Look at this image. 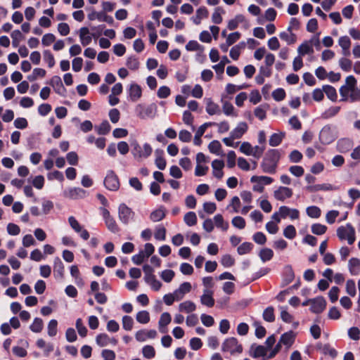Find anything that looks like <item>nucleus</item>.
Instances as JSON below:
<instances>
[{"label":"nucleus","mask_w":360,"mask_h":360,"mask_svg":"<svg viewBox=\"0 0 360 360\" xmlns=\"http://www.w3.org/2000/svg\"><path fill=\"white\" fill-rule=\"evenodd\" d=\"M281 158V154L277 149H269L265 154L261 163V167L264 172L275 174Z\"/></svg>","instance_id":"f257e3e1"},{"label":"nucleus","mask_w":360,"mask_h":360,"mask_svg":"<svg viewBox=\"0 0 360 360\" xmlns=\"http://www.w3.org/2000/svg\"><path fill=\"white\" fill-rule=\"evenodd\" d=\"M157 110L155 104L153 103L146 106L143 104H138L136 106L135 111L137 116L141 119L153 118L155 117Z\"/></svg>","instance_id":"f03ea898"},{"label":"nucleus","mask_w":360,"mask_h":360,"mask_svg":"<svg viewBox=\"0 0 360 360\" xmlns=\"http://www.w3.org/2000/svg\"><path fill=\"white\" fill-rule=\"evenodd\" d=\"M103 184L108 190L111 191H116L120 188V182L119 177L113 170H108L107 172Z\"/></svg>","instance_id":"7ed1b4c3"},{"label":"nucleus","mask_w":360,"mask_h":360,"mask_svg":"<svg viewBox=\"0 0 360 360\" xmlns=\"http://www.w3.org/2000/svg\"><path fill=\"white\" fill-rule=\"evenodd\" d=\"M221 349L223 352H228L231 354L235 353L240 354L243 352V347L238 343L236 338L231 337L224 340L222 344Z\"/></svg>","instance_id":"20e7f679"},{"label":"nucleus","mask_w":360,"mask_h":360,"mask_svg":"<svg viewBox=\"0 0 360 360\" xmlns=\"http://www.w3.org/2000/svg\"><path fill=\"white\" fill-rule=\"evenodd\" d=\"M335 136L330 125H325L319 133V140L322 144L328 145L333 142Z\"/></svg>","instance_id":"39448f33"},{"label":"nucleus","mask_w":360,"mask_h":360,"mask_svg":"<svg viewBox=\"0 0 360 360\" xmlns=\"http://www.w3.org/2000/svg\"><path fill=\"white\" fill-rule=\"evenodd\" d=\"M101 210L108 229L114 233H117L120 231V228L114 218L111 217L110 212L106 208L103 207H101Z\"/></svg>","instance_id":"423d86ee"},{"label":"nucleus","mask_w":360,"mask_h":360,"mask_svg":"<svg viewBox=\"0 0 360 360\" xmlns=\"http://www.w3.org/2000/svg\"><path fill=\"white\" fill-rule=\"evenodd\" d=\"M311 307L310 310L314 314H321L323 311L326 307V301L322 296L310 299Z\"/></svg>","instance_id":"0eeeda50"},{"label":"nucleus","mask_w":360,"mask_h":360,"mask_svg":"<svg viewBox=\"0 0 360 360\" xmlns=\"http://www.w3.org/2000/svg\"><path fill=\"white\" fill-rule=\"evenodd\" d=\"M87 192L81 188L75 187L70 188L65 191L64 196L72 200L82 199L86 196Z\"/></svg>","instance_id":"6e6552de"},{"label":"nucleus","mask_w":360,"mask_h":360,"mask_svg":"<svg viewBox=\"0 0 360 360\" xmlns=\"http://www.w3.org/2000/svg\"><path fill=\"white\" fill-rule=\"evenodd\" d=\"M48 84L53 88L56 94L63 96L65 95L67 90L63 86L61 78L59 76L55 75L52 77Z\"/></svg>","instance_id":"1a4fd4ad"},{"label":"nucleus","mask_w":360,"mask_h":360,"mask_svg":"<svg viewBox=\"0 0 360 360\" xmlns=\"http://www.w3.org/2000/svg\"><path fill=\"white\" fill-rule=\"evenodd\" d=\"M118 214L120 220L127 224L132 217L134 212L131 208L127 207L124 203H122L119 206Z\"/></svg>","instance_id":"9d476101"},{"label":"nucleus","mask_w":360,"mask_h":360,"mask_svg":"<svg viewBox=\"0 0 360 360\" xmlns=\"http://www.w3.org/2000/svg\"><path fill=\"white\" fill-rule=\"evenodd\" d=\"M292 194V190L285 186H280L274 192V198L279 201H284L286 198H291Z\"/></svg>","instance_id":"9b49d317"},{"label":"nucleus","mask_w":360,"mask_h":360,"mask_svg":"<svg viewBox=\"0 0 360 360\" xmlns=\"http://www.w3.org/2000/svg\"><path fill=\"white\" fill-rule=\"evenodd\" d=\"M216 124H217V123H215V122H205L203 124H202L198 129L197 131L195 132V136H194V139H193V143L195 146H200L202 144V139H201V137L202 136V135L205 132L206 129L207 127H209L214 126Z\"/></svg>","instance_id":"f8f14e48"},{"label":"nucleus","mask_w":360,"mask_h":360,"mask_svg":"<svg viewBox=\"0 0 360 360\" xmlns=\"http://www.w3.org/2000/svg\"><path fill=\"white\" fill-rule=\"evenodd\" d=\"M212 167L213 169V175L220 179L224 176V172L222 171L224 167V162L221 160H214L212 162Z\"/></svg>","instance_id":"ddd939ff"},{"label":"nucleus","mask_w":360,"mask_h":360,"mask_svg":"<svg viewBox=\"0 0 360 360\" xmlns=\"http://www.w3.org/2000/svg\"><path fill=\"white\" fill-rule=\"evenodd\" d=\"M213 291L204 290L203 295L200 297V302L202 305L208 307H212L214 305V299L212 297Z\"/></svg>","instance_id":"4468645a"},{"label":"nucleus","mask_w":360,"mask_h":360,"mask_svg":"<svg viewBox=\"0 0 360 360\" xmlns=\"http://www.w3.org/2000/svg\"><path fill=\"white\" fill-rule=\"evenodd\" d=\"M65 267L61 259L56 257L53 261V273L56 278H63L64 276Z\"/></svg>","instance_id":"2eb2a0df"},{"label":"nucleus","mask_w":360,"mask_h":360,"mask_svg":"<svg viewBox=\"0 0 360 360\" xmlns=\"http://www.w3.org/2000/svg\"><path fill=\"white\" fill-rule=\"evenodd\" d=\"M248 129V126L246 122H240L237 127L231 131V134L232 135V138H235L236 139H240L243 135L246 133Z\"/></svg>","instance_id":"dca6fc26"},{"label":"nucleus","mask_w":360,"mask_h":360,"mask_svg":"<svg viewBox=\"0 0 360 360\" xmlns=\"http://www.w3.org/2000/svg\"><path fill=\"white\" fill-rule=\"evenodd\" d=\"M129 95L131 101H137L142 96V90L141 86L136 84H131L129 89Z\"/></svg>","instance_id":"f3484780"},{"label":"nucleus","mask_w":360,"mask_h":360,"mask_svg":"<svg viewBox=\"0 0 360 360\" xmlns=\"http://www.w3.org/2000/svg\"><path fill=\"white\" fill-rule=\"evenodd\" d=\"M295 278V274L292 267L290 265H287L284 268V273L283 276V286L287 285L290 283Z\"/></svg>","instance_id":"a211bd4d"},{"label":"nucleus","mask_w":360,"mask_h":360,"mask_svg":"<svg viewBox=\"0 0 360 360\" xmlns=\"http://www.w3.org/2000/svg\"><path fill=\"white\" fill-rule=\"evenodd\" d=\"M166 216V209L160 206L158 209L153 210L150 214V219L153 222L162 220Z\"/></svg>","instance_id":"6ab92c4d"},{"label":"nucleus","mask_w":360,"mask_h":360,"mask_svg":"<svg viewBox=\"0 0 360 360\" xmlns=\"http://www.w3.org/2000/svg\"><path fill=\"white\" fill-rule=\"evenodd\" d=\"M295 338V333L293 331L290 330L281 335L279 341L280 343H282V345L286 346L287 348H289L293 344Z\"/></svg>","instance_id":"aec40b11"},{"label":"nucleus","mask_w":360,"mask_h":360,"mask_svg":"<svg viewBox=\"0 0 360 360\" xmlns=\"http://www.w3.org/2000/svg\"><path fill=\"white\" fill-rule=\"evenodd\" d=\"M89 34V30L86 27H81L79 30V38L82 44L84 46L89 45L92 40V35H87Z\"/></svg>","instance_id":"412c9836"},{"label":"nucleus","mask_w":360,"mask_h":360,"mask_svg":"<svg viewBox=\"0 0 360 360\" xmlns=\"http://www.w3.org/2000/svg\"><path fill=\"white\" fill-rule=\"evenodd\" d=\"M206 101V112L210 115H213L216 114H220L221 110L219 105L214 103L212 98H205Z\"/></svg>","instance_id":"4be33fe9"},{"label":"nucleus","mask_w":360,"mask_h":360,"mask_svg":"<svg viewBox=\"0 0 360 360\" xmlns=\"http://www.w3.org/2000/svg\"><path fill=\"white\" fill-rule=\"evenodd\" d=\"M349 270L352 275H358L360 273V259L352 257L348 263Z\"/></svg>","instance_id":"5701e85b"},{"label":"nucleus","mask_w":360,"mask_h":360,"mask_svg":"<svg viewBox=\"0 0 360 360\" xmlns=\"http://www.w3.org/2000/svg\"><path fill=\"white\" fill-rule=\"evenodd\" d=\"M245 47V43L244 41H241L238 44L233 46L230 50V57L233 60H237L240 56L241 49H243Z\"/></svg>","instance_id":"b1692460"},{"label":"nucleus","mask_w":360,"mask_h":360,"mask_svg":"<svg viewBox=\"0 0 360 360\" xmlns=\"http://www.w3.org/2000/svg\"><path fill=\"white\" fill-rule=\"evenodd\" d=\"M179 309L180 311L191 313L195 310L196 305L193 302L188 300L181 302L179 306Z\"/></svg>","instance_id":"393cba45"},{"label":"nucleus","mask_w":360,"mask_h":360,"mask_svg":"<svg viewBox=\"0 0 360 360\" xmlns=\"http://www.w3.org/2000/svg\"><path fill=\"white\" fill-rule=\"evenodd\" d=\"M317 348L321 349L324 354H328L332 358H335L338 355V352L334 348L331 347L329 344L322 345L321 343H319L317 345Z\"/></svg>","instance_id":"a878e982"},{"label":"nucleus","mask_w":360,"mask_h":360,"mask_svg":"<svg viewBox=\"0 0 360 360\" xmlns=\"http://www.w3.org/2000/svg\"><path fill=\"white\" fill-rule=\"evenodd\" d=\"M268 349L263 345H257L255 347L254 350L251 353V356L253 358L262 357L265 358L266 356Z\"/></svg>","instance_id":"bb28decb"},{"label":"nucleus","mask_w":360,"mask_h":360,"mask_svg":"<svg viewBox=\"0 0 360 360\" xmlns=\"http://www.w3.org/2000/svg\"><path fill=\"white\" fill-rule=\"evenodd\" d=\"M323 91L326 94L327 97L332 101H336L338 98L336 89L330 85H323Z\"/></svg>","instance_id":"cd10ccee"},{"label":"nucleus","mask_w":360,"mask_h":360,"mask_svg":"<svg viewBox=\"0 0 360 360\" xmlns=\"http://www.w3.org/2000/svg\"><path fill=\"white\" fill-rule=\"evenodd\" d=\"M95 129L98 134L106 135L110 132L111 126L108 121L104 120L101 123L99 126H96Z\"/></svg>","instance_id":"c85d7f7f"},{"label":"nucleus","mask_w":360,"mask_h":360,"mask_svg":"<svg viewBox=\"0 0 360 360\" xmlns=\"http://www.w3.org/2000/svg\"><path fill=\"white\" fill-rule=\"evenodd\" d=\"M297 51L300 55L304 56L306 54L313 53L314 49L309 41H305L299 46Z\"/></svg>","instance_id":"c756f323"},{"label":"nucleus","mask_w":360,"mask_h":360,"mask_svg":"<svg viewBox=\"0 0 360 360\" xmlns=\"http://www.w3.org/2000/svg\"><path fill=\"white\" fill-rule=\"evenodd\" d=\"M259 256L263 262L271 260L274 257V252L270 248H263L260 250Z\"/></svg>","instance_id":"7c9ffc66"},{"label":"nucleus","mask_w":360,"mask_h":360,"mask_svg":"<svg viewBox=\"0 0 360 360\" xmlns=\"http://www.w3.org/2000/svg\"><path fill=\"white\" fill-rule=\"evenodd\" d=\"M172 321L171 316L168 312H164L161 314L160 320H159V327L160 330L162 333L165 331L162 330V327H166L168 324L170 323Z\"/></svg>","instance_id":"2f4dec72"},{"label":"nucleus","mask_w":360,"mask_h":360,"mask_svg":"<svg viewBox=\"0 0 360 360\" xmlns=\"http://www.w3.org/2000/svg\"><path fill=\"white\" fill-rule=\"evenodd\" d=\"M279 37L282 40L285 41L287 44L289 45L293 44L294 43H295L297 40L296 34L292 33V32H290V34H288L286 32H282L280 33Z\"/></svg>","instance_id":"473e14b6"},{"label":"nucleus","mask_w":360,"mask_h":360,"mask_svg":"<svg viewBox=\"0 0 360 360\" xmlns=\"http://www.w3.org/2000/svg\"><path fill=\"white\" fill-rule=\"evenodd\" d=\"M11 37L12 38V45L15 48L19 46L20 41L24 38L22 32L18 30L13 31Z\"/></svg>","instance_id":"72a5a7b5"},{"label":"nucleus","mask_w":360,"mask_h":360,"mask_svg":"<svg viewBox=\"0 0 360 360\" xmlns=\"http://www.w3.org/2000/svg\"><path fill=\"white\" fill-rule=\"evenodd\" d=\"M340 110V107L339 106H333L327 109L321 115V118L323 119H329L334 116H335Z\"/></svg>","instance_id":"f704fd0d"},{"label":"nucleus","mask_w":360,"mask_h":360,"mask_svg":"<svg viewBox=\"0 0 360 360\" xmlns=\"http://www.w3.org/2000/svg\"><path fill=\"white\" fill-rule=\"evenodd\" d=\"M307 214L314 219H317L320 217L321 214V209L317 206H309L306 209Z\"/></svg>","instance_id":"c9c22d12"},{"label":"nucleus","mask_w":360,"mask_h":360,"mask_svg":"<svg viewBox=\"0 0 360 360\" xmlns=\"http://www.w3.org/2000/svg\"><path fill=\"white\" fill-rule=\"evenodd\" d=\"M96 344L100 347H105L110 344V337L106 333H100L96 338Z\"/></svg>","instance_id":"e433bc0d"},{"label":"nucleus","mask_w":360,"mask_h":360,"mask_svg":"<svg viewBox=\"0 0 360 360\" xmlns=\"http://www.w3.org/2000/svg\"><path fill=\"white\" fill-rule=\"evenodd\" d=\"M253 246V244L250 242H244L238 246L237 252L240 255L249 253L252 250Z\"/></svg>","instance_id":"4c0bfd02"},{"label":"nucleus","mask_w":360,"mask_h":360,"mask_svg":"<svg viewBox=\"0 0 360 360\" xmlns=\"http://www.w3.org/2000/svg\"><path fill=\"white\" fill-rule=\"evenodd\" d=\"M184 222L188 226H192L197 224V217L194 212H188L184 215Z\"/></svg>","instance_id":"58836bf2"},{"label":"nucleus","mask_w":360,"mask_h":360,"mask_svg":"<svg viewBox=\"0 0 360 360\" xmlns=\"http://www.w3.org/2000/svg\"><path fill=\"white\" fill-rule=\"evenodd\" d=\"M215 225L217 228H220L224 231H226L229 228V224L225 222L223 216L218 214L214 217Z\"/></svg>","instance_id":"ea45409f"},{"label":"nucleus","mask_w":360,"mask_h":360,"mask_svg":"<svg viewBox=\"0 0 360 360\" xmlns=\"http://www.w3.org/2000/svg\"><path fill=\"white\" fill-rule=\"evenodd\" d=\"M284 134L274 133L269 138V143L271 146H278L282 142Z\"/></svg>","instance_id":"a19ab883"},{"label":"nucleus","mask_w":360,"mask_h":360,"mask_svg":"<svg viewBox=\"0 0 360 360\" xmlns=\"http://www.w3.org/2000/svg\"><path fill=\"white\" fill-rule=\"evenodd\" d=\"M136 319L139 323L146 324L150 321V314L147 311H140L136 314Z\"/></svg>","instance_id":"79ce46f5"},{"label":"nucleus","mask_w":360,"mask_h":360,"mask_svg":"<svg viewBox=\"0 0 360 360\" xmlns=\"http://www.w3.org/2000/svg\"><path fill=\"white\" fill-rule=\"evenodd\" d=\"M126 65L131 70H136L139 68V61L136 56H131L127 58Z\"/></svg>","instance_id":"37998d69"},{"label":"nucleus","mask_w":360,"mask_h":360,"mask_svg":"<svg viewBox=\"0 0 360 360\" xmlns=\"http://www.w3.org/2000/svg\"><path fill=\"white\" fill-rule=\"evenodd\" d=\"M250 181L252 183L261 181L263 185H269L274 181V179L273 178L266 176H252L250 179Z\"/></svg>","instance_id":"c03bdc74"},{"label":"nucleus","mask_w":360,"mask_h":360,"mask_svg":"<svg viewBox=\"0 0 360 360\" xmlns=\"http://www.w3.org/2000/svg\"><path fill=\"white\" fill-rule=\"evenodd\" d=\"M263 319L267 322H273L275 320L274 309L273 307H268L263 312Z\"/></svg>","instance_id":"a18cd8bd"},{"label":"nucleus","mask_w":360,"mask_h":360,"mask_svg":"<svg viewBox=\"0 0 360 360\" xmlns=\"http://www.w3.org/2000/svg\"><path fill=\"white\" fill-rule=\"evenodd\" d=\"M30 330L34 333H40L43 328V321L40 318H35L30 326Z\"/></svg>","instance_id":"49530a36"},{"label":"nucleus","mask_w":360,"mask_h":360,"mask_svg":"<svg viewBox=\"0 0 360 360\" xmlns=\"http://www.w3.org/2000/svg\"><path fill=\"white\" fill-rule=\"evenodd\" d=\"M327 226L321 224L316 223L311 226V232L316 235H323L327 231Z\"/></svg>","instance_id":"de8ad7c7"},{"label":"nucleus","mask_w":360,"mask_h":360,"mask_svg":"<svg viewBox=\"0 0 360 360\" xmlns=\"http://www.w3.org/2000/svg\"><path fill=\"white\" fill-rule=\"evenodd\" d=\"M75 326L79 335L82 338L86 337L88 330L86 327L83 324L82 319L79 318L77 319Z\"/></svg>","instance_id":"09e8293b"},{"label":"nucleus","mask_w":360,"mask_h":360,"mask_svg":"<svg viewBox=\"0 0 360 360\" xmlns=\"http://www.w3.org/2000/svg\"><path fill=\"white\" fill-rule=\"evenodd\" d=\"M191 284L189 282H184L181 283L178 289L174 291V295L181 294L184 295L186 293H188L191 290Z\"/></svg>","instance_id":"8fccbe9b"},{"label":"nucleus","mask_w":360,"mask_h":360,"mask_svg":"<svg viewBox=\"0 0 360 360\" xmlns=\"http://www.w3.org/2000/svg\"><path fill=\"white\" fill-rule=\"evenodd\" d=\"M339 65L345 72H349L352 69V62L347 58H341L339 60Z\"/></svg>","instance_id":"3c124183"},{"label":"nucleus","mask_w":360,"mask_h":360,"mask_svg":"<svg viewBox=\"0 0 360 360\" xmlns=\"http://www.w3.org/2000/svg\"><path fill=\"white\" fill-rule=\"evenodd\" d=\"M143 355L145 358L150 359L155 357V350L151 345H146L142 349Z\"/></svg>","instance_id":"603ef678"},{"label":"nucleus","mask_w":360,"mask_h":360,"mask_svg":"<svg viewBox=\"0 0 360 360\" xmlns=\"http://www.w3.org/2000/svg\"><path fill=\"white\" fill-rule=\"evenodd\" d=\"M286 94L283 88H278L272 92V97L276 101H281L285 99Z\"/></svg>","instance_id":"864d4df0"},{"label":"nucleus","mask_w":360,"mask_h":360,"mask_svg":"<svg viewBox=\"0 0 360 360\" xmlns=\"http://www.w3.org/2000/svg\"><path fill=\"white\" fill-rule=\"evenodd\" d=\"M44 60L48 63L49 68H53L55 65V59L52 53L49 50H45L43 53Z\"/></svg>","instance_id":"5fc2aeb1"},{"label":"nucleus","mask_w":360,"mask_h":360,"mask_svg":"<svg viewBox=\"0 0 360 360\" xmlns=\"http://www.w3.org/2000/svg\"><path fill=\"white\" fill-rule=\"evenodd\" d=\"M221 148L220 142L217 140L211 141L208 145V149L211 153L218 155Z\"/></svg>","instance_id":"6e6d98bb"},{"label":"nucleus","mask_w":360,"mask_h":360,"mask_svg":"<svg viewBox=\"0 0 360 360\" xmlns=\"http://www.w3.org/2000/svg\"><path fill=\"white\" fill-rule=\"evenodd\" d=\"M224 12V10L221 7H217L214 9V12L212 15V20L215 24L221 23L223 19L221 15V13Z\"/></svg>","instance_id":"4d7b16f0"},{"label":"nucleus","mask_w":360,"mask_h":360,"mask_svg":"<svg viewBox=\"0 0 360 360\" xmlns=\"http://www.w3.org/2000/svg\"><path fill=\"white\" fill-rule=\"evenodd\" d=\"M221 264L224 267H231L234 265L235 259L231 255L226 254L222 256Z\"/></svg>","instance_id":"13d9d810"},{"label":"nucleus","mask_w":360,"mask_h":360,"mask_svg":"<svg viewBox=\"0 0 360 360\" xmlns=\"http://www.w3.org/2000/svg\"><path fill=\"white\" fill-rule=\"evenodd\" d=\"M175 276L174 271L171 269H166L162 271L160 274L161 278L166 283H169L172 281Z\"/></svg>","instance_id":"bf43d9fd"},{"label":"nucleus","mask_w":360,"mask_h":360,"mask_svg":"<svg viewBox=\"0 0 360 360\" xmlns=\"http://www.w3.org/2000/svg\"><path fill=\"white\" fill-rule=\"evenodd\" d=\"M186 49L188 51H194L198 50H203V46H201L197 41L191 40L186 45Z\"/></svg>","instance_id":"052dcab7"},{"label":"nucleus","mask_w":360,"mask_h":360,"mask_svg":"<svg viewBox=\"0 0 360 360\" xmlns=\"http://www.w3.org/2000/svg\"><path fill=\"white\" fill-rule=\"evenodd\" d=\"M283 235L288 239H293L296 236V229L293 225L287 226L283 230Z\"/></svg>","instance_id":"680f3d73"},{"label":"nucleus","mask_w":360,"mask_h":360,"mask_svg":"<svg viewBox=\"0 0 360 360\" xmlns=\"http://www.w3.org/2000/svg\"><path fill=\"white\" fill-rule=\"evenodd\" d=\"M58 321L56 319H51L48 324V335L53 337L57 334Z\"/></svg>","instance_id":"e2e57ef3"},{"label":"nucleus","mask_w":360,"mask_h":360,"mask_svg":"<svg viewBox=\"0 0 360 360\" xmlns=\"http://www.w3.org/2000/svg\"><path fill=\"white\" fill-rule=\"evenodd\" d=\"M167 230L164 226H158L155 231V238L158 240H165L166 239Z\"/></svg>","instance_id":"0e129e2a"},{"label":"nucleus","mask_w":360,"mask_h":360,"mask_svg":"<svg viewBox=\"0 0 360 360\" xmlns=\"http://www.w3.org/2000/svg\"><path fill=\"white\" fill-rule=\"evenodd\" d=\"M231 222L234 227L238 228L239 229H244L246 225L245 220L242 217L240 216L233 217Z\"/></svg>","instance_id":"69168bd1"},{"label":"nucleus","mask_w":360,"mask_h":360,"mask_svg":"<svg viewBox=\"0 0 360 360\" xmlns=\"http://www.w3.org/2000/svg\"><path fill=\"white\" fill-rule=\"evenodd\" d=\"M240 151L246 155H253V148L249 142H243L240 147Z\"/></svg>","instance_id":"338daca9"},{"label":"nucleus","mask_w":360,"mask_h":360,"mask_svg":"<svg viewBox=\"0 0 360 360\" xmlns=\"http://www.w3.org/2000/svg\"><path fill=\"white\" fill-rule=\"evenodd\" d=\"M134 320L129 316H124L122 317V327L126 330H131L133 328Z\"/></svg>","instance_id":"774afa93"}]
</instances>
